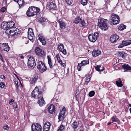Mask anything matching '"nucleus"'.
Masks as SVG:
<instances>
[{
  "mask_svg": "<svg viewBox=\"0 0 131 131\" xmlns=\"http://www.w3.org/2000/svg\"><path fill=\"white\" fill-rule=\"evenodd\" d=\"M80 131H83V130H82L81 129L80 130Z\"/></svg>",
  "mask_w": 131,
  "mask_h": 131,
  "instance_id": "64",
  "label": "nucleus"
},
{
  "mask_svg": "<svg viewBox=\"0 0 131 131\" xmlns=\"http://www.w3.org/2000/svg\"><path fill=\"white\" fill-rule=\"evenodd\" d=\"M64 129V126L62 125H61L59 127L57 131H63Z\"/></svg>",
  "mask_w": 131,
  "mask_h": 131,
  "instance_id": "40",
  "label": "nucleus"
},
{
  "mask_svg": "<svg viewBox=\"0 0 131 131\" xmlns=\"http://www.w3.org/2000/svg\"><path fill=\"white\" fill-rule=\"evenodd\" d=\"M1 28L4 29L6 30L8 29V23L7 22H3L2 23L1 25Z\"/></svg>",
  "mask_w": 131,
  "mask_h": 131,
  "instance_id": "23",
  "label": "nucleus"
},
{
  "mask_svg": "<svg viewBox=\"0 0 131 131\" xmlns=\"http://www.w3.org/2000/svg\"><path fill=\"white\" fill-rule=\"evenodd\" d=\"M9 49L10 47L8 43H0V50L1 51L8 52Z\"/></svg>",
  "mask_w": 131,
  "mask_h": 131,
  "instance_id": "8",
  "label": "nucleus"
},
{
  "mask_svg": "<svg viewBox=\"0 0 131 131\" xmlns=\"http://www.w3.org/2000/svg\"><path fill=\"white\" fill-rule=\"evenodd\" d=\"M48 111L50 113L52 114L53 113L55 112V107L52 104L50 105L48 107Z\"/></svg>",
  "mask_w": 131,
  "mask_h": 131,
  "instance_id": "22",
  "label": "nucleus"
},
{
  "mask_svg": "<svg viewBox=\"0 0 131 131\" xmlns=\"http://www.w3.org/2000/svg\"><path fill=\"white\" fill-rule=\"evenodd\" d=\"M46 19L43 17H40L38 21L40 23H43L46 21Z\"/></svg>",
  "mask_w": 131,
  "mask_h": 131,
  "instance_id": "37",
  "label": "nucleus"
},
{
  "mask_svg": "<svg viewBox=\"0 0 131 131\" xmlns=\"http://www.w3.org/2000/svg\"><path fill=\"white\" fill-rule=\"evenodd\" d=\"M31 131H42L41 125L37 123L33 124L31 126Z\"/></svg>",
  "mask_w": 131,
  "mask_h": 131,
  "instance_id": "7",
  "label": "nucleus"
},
{
  "mask_svg": "<svg viewBox=\"0 0 131 131\" xmlns=\"http://www.w3.org/2000/svg\"><path fill=\"white\" fill-rule=\"evenodd\" d=\"M40 9L36 7H30L27 11L26 14L28 17L32 16L39 14Z\"/></svg>",
  "mask_w": 131,
  "mask_h": 131,
  "instance_id": "1",
  "label": "nucleus"
},
{
  "mask_svg": "<svg viewBox=\"0 0 131 131\" xmlns=\"http://www.w3.org/2000/svg\"><path fill=\"white\" fill-rule=\"evenodd\" d=\"M118 55L119 57L124 59L126 58L127 54L124 52H121L118 53Z\"/></svg>",
  "mask_w": 131,
  "mask_h": 131,
  "instance_id": "25",
  "label": "nucleus"
},
{
  "mask_svg": "<svg viewBox=\"0 0 131 131\" xmlns=\"http://www.w3.org/2000/svg\"><path fill=\"white\" fill-rule=\"evenodd\" d=\"M88 0H81V3L83 6L86 5L88 3Z\"/></svg>",
  "mask_w": 131,
  "mask_h": 131,
  "instance_id": "39",
  "label": "nucleus"
},
{
  "mask_svg": "<svg viewBox=\"0 0 131 131\" xmlns=\"http://www.w3.org/2000/svg\"><path fill=\"white\" fill-rule=\"evenodd\" d=\"M118 39V36L116 34L112 35L110 38V41L112 43L116 41Z\"/></svg>",
  "mask_w": 131,
  "mask_h": 131,
  "instance_id": "18",
  "label": "nucleus"
},
{
  "mask_svg": "<svg viewBox=\"0 0 131 131\" xmlns=\"http://www.w3.org/2000/svg\"><path fill=\"white\" fill-rule=\"evenodd\" d=\"M15 75L16 76V77L17 78H18V77H17V76L16 75V74H15Z\"/></svg>",
  "mask_w": 131,
  "mask_h": 131,
  "instance_id": "62",
  "label": "nucleus"
},
{
  "mask_svg": "<svg viewBox=\"0 0 131 131\" xmlns=\"http://www.w3.org/2000/svg\"><path fill=\"white\" fill-rule=\"evenodd\" d=\"M126 26L123 24H122L118 27V29L119 30H123L126 28Z\"/></svg>",
  "mask_w": 131,
  "mask_h": 131,
  "instance_id": "36",
  "label": "nucleus"
},
{
  "mask_svg": "<svg viewBox=\"0 0 131 131\" xmlns=\"http://www.w3.org/2000/svg\"><path fill=\"white\" fill-rule=\"evenodd\" d=\"M35 61L34 57H30L28 60L27 66L29 69L33 68L36 66Z\"/></svg>",
  "mask_w": 131,
  "mask_h": 131,
  "instance_id": "6",
  "label": "nucleus"
},
{
  "mask_svg": "<svg viewBox=\"0 0 131 131\" xmlns=\"http://www.w3.org/2000/svg\"><path fill=\"white\" fill-rule=\"evenodd\" d=\"M49 129L48 128H43V131H49Z\"/></svg>",
  "mask_w": 131,
  "mask_h": 131,
  "instance_id": "52",
  "label": "nucleus"
},
{
  "mask_svg": "<svg viewBox=\"0 0 131 131\" xmlns=\"http://www.w3.org/2000/svg\"><path fill=\"white\" fill-rule=\"evenodd\" d=\"M129 107H131V104H129Z\"/></svg>",
  "mask_w": 131,
  "mask_h": 131,
  "instance_id": "61",
  "label": "nucleus"
},
{
  "mask_svg": "<svg viewBox=\"0 0 131 131\" xmlns=\"http://www.w3.org/2000/svg\"><path fill=\"white\" fill-rule=\"evenodd\" d=\"M0 78L2 79H4L5 78V77L4 75H2L1 76Z\"/></svg>",
  "mask_w": 131,
  "mask_h": 131,
  "instance_id": "55",
  "label": "nucleus"
},
{
  "mask_svg": "<svg viewBox=\"0 0 131 131\" xmlns=\"http://www.w3.org/2000/svg\"><path fill=\"white\" fill-rule=\"evenodd\" d=\"M14 100L13 99L10 100L9 101V104L10 105H12L13 103Z\"/></svg>",
  "mask_w": 131,
  "mask_h": 131,
  "instance_id": "50",
  "label": "nucleus"
},
{
  "mask_svg": "<svg viewBox=\"0 0 131 131\" xmlns=\"http://www.w3.org/2000/svg\"><path fill=\"white\" fill-rule=\"evenodd\" d=\"M20 58L21 59H23L24 58V57L23 56L21 55L20 56Z\"/></svg>",
  "mask_w": 131,
  "mask_h": 131,
  "instance_id": "56",
  "label": "nucleus"
},
{
  "mask_svg": "<svg viewBox=\"0 0 131 131\" xmlns=\"http://www.w3.org/2000/svg\"><path fill=\"white\" fill-rule=\"evenodd\" d=\"M31 96L35 99H39L42 96V93L40 91L38 87L36 86L31 93Z\"/></svg>",
  "mask_w": 131,
  "mask_h": 131,
  "instance_id": "4",
  "label": "nucleus"
},
{
  "mask_svg": "<svg viewBox=\"0 0 131 131\" xmlns=\"http://www.w3.org/2000/svg\"><path fill=\"white\" fill-rule=\"evenodd\" d=\"M19 30L17 28L15 27H13L10 29H9L5 31V33L7 34L10 35V33H13L14 32H15V31H19Z\"/></svg>",
  "mask_w": 131,
  "mask_h": 131,
  "instance_id": "14",
  "label": "nucleus"
},
{
  "mask_svg": "<svg viewBox=\"0 0 131 131\" xmlns=\"http://www.w3.org/2000/svg\"><path fill=\"white\" fill-rule=\"evenodd\" d=\"M14 82L16 85V88L17 89V91L18 88L19 86V85L18 83V80H15L14 81Z\"/></svg>",
  "mask_w": 131,
  "mask_h": 131,
  "instance_id": "45",
  "label": "nucleus"
},
{
  "mask_svg": "<svg viewBox=\"0 0 131 131\" xmlns=\"http://www.w3.org/2000/svg\"><path fill=\"white\" fill-rule=\"evenodd\" d=\"M108 21L107 20L104 19L103 18H100L98 20V26L101 27L102 29L105 30L107 29V23Z\"/></svg>",
  "mask_w": 131,
  "mask_h": 131,
  "instance_id": "2",
  "label": "nucleus"
},
{
  "mask_svg": "<svg viewBox=\"0 0 131 131\" xmlns=\"http://www.w3.org/2000/svg\"><path fill=\"white\" fill-rule=\"evenodd\" d=\"M116 82L117 85L118 87H121L123 85V84L122 83V81L120 79H119V80L116 81Z\"/></svg>",
  "mask_w": 131,
  "mask_h": 131,
  "instance_id": "31",
  "label": "nucleus"
},
{
  "mask_svg": "<svg viewBox=\"0 0 131 131\" xmlns=\"http://www.w3.org/2000/svg\"><path fill=\"white\" fill-rule=\"evenodd\" d=\"M112 120L113 122H116L117 123L119 124L120 123V121L118 118L116 116H114L112 118Z\"/></svg>",
  "mask_w": 131,
  "mask_h": 131,
  "instance_id": "28",
  "label": "nucleus"
},
{
  "mask_svg": "<svg viewBox=\"0 0 131 131\" xmlns=\"http://www.w3.org/2000/svg\"><path fill=\"white\" fill-rule=\"evenodd\" d=\"M15 75L16 76V77L17 78H18V77H17V76L16 75V74H15Z\"/></svg>",
  "mask_w": 131,
  "mask_h": 131,
  "instance_id": "63",
  "label": "nucleus"
},
{
  "mask_svg": "<svg viewBox=\"0 0 131 131\" xmlns=\"http://www.w3.org/2000/svg\"><path fill=\"white\" fill-rule=\"evenodd\" d=\"M66 1L67 4L69 5L71 4L73 2V0H66Z\"/></svg>",
  "mask_w": 131,
  "mask_h": 131,
  "instance_id": "42",
  "label": "nucleus"
},
{
  "mask_svg": "<svg viewBox=\"0 0 131 131\" xmlns=\"http://www.w3.org/2000/svg\"><path fill=\"white\" fill-rule=\"evenodd\" d=\"M129 110L130 111V113H131V108H130L129 109Z\"/></svg>",
  "mask_w": 131,
  "mask_h": 131,
  "instance_id": "59",
  "label": "nucleus"
},
{
  "mask_svg": "<svg viewBox=\"0 0 131 131\" xmlns=\"http://www.w3.org/2000/svg\"><path fill=\"white\" fill-rule=\"evenodd\" d=\"M119 18L118 15L114 14H111L110 19V23L111 25H116L119 23Z\"/></svg>",
  "mask_w": 131,
  "mask_h": 131,
  "instance_id": "3",
  "label": "nucleus"
},
{
  "mask_svg": "<svg viewBox=\"0 0 131 131\" xmlns=\"http://www.w3.org/2000/svg\"><path fill=\"white\" fill-rule=\"evenodd\" d=\"M19 33L20 31H19V30L17 31H15V32H14L12 34V33H11L10 35L11 36H14L15 35H17L18 34H19Z\"/></svg>",
  "mask_w": 131,
  "mask_h": 131,
  "instance_id": "44",
  "label": "nucleus"
},
{
  "mask_svg": "<svg viewBox=\"0 0 131 131\" xmlns=\"http://www.w3.org/2000/svg\"><path fill=\"white\" fill-rule=\"evenodd\" d=\"M58 61V62L59 63H60V64L62 63V61L60 59V58L58 59H57Z\"/></svg>",
  "mask_w": 131,
  "mask_h": 131,
  "instance_id": "54",
  "label": "nucleus"
},
{
  "mask_svg": "<svg viewBox=\"0 0 131 131\" xmlns=\"http://www.w3.org/2000/svg\"><path fill=\"white\" fill-rule=\"evenodd\" d=\"M1 10L2 12H4L6 8L4 7H3L1 9Z\"/></svg>",
  "mask_w": 131,
  "mask_h": 131,
  "instance_id": "49",
  "label": "nucleus"
},
{
  "mask_svg": "<svg viewBox=\"0 0 131 131\" xmlns=\"http://www.w3.org/2000/svg\"><path fill=\"white\" fill-rule=\"evenodd\" d=\"M58 48L59 50L63 54H66V49H64L63 45L60 44L58 45Z\"/></svg>",
  "mask_w": 131,
  "mask_h": 131,
  "instance_id": "20",
  "label": "nucleus"
},
{
  "mask_svg": "<svg viewBox=\"0 0 131 131\" xmlns=\"http://www.w3.org/2000/svg\"><path fill=\"white\" fill-rule=\"evenodd\" d=\"M101 53V51L100 50H94L92 52V54L93 56L94 57H96L99 56Z\"/></svg>",
  "mask_w": 131,
  "mask_h": 131,
  "instance_id": "26",
  "label": "nucleus"
},
{
  "mask_svg": "<svg viewBox=\"0 0 131 131\" xmlns=\"http://www.w3.org/2000/svg\"><path fill=\"white\" fill-rule=\"evenodd\" d=\"M0 59L2 61L3 63L4 62V59L1 54H0Z\"/></svg>",
  "mask_w": 131,
  "mask_h": 131,
  "instance_id": "51",
  "label": "nucleus"
},
{
  "mask_svg": "<svg viewBox=\"0 0 131 131\" xmlns=\"http://www.w3.org/2000/svg\"><path fill=\"white\" fill-rule=\"evenodd\" d=\"M65 111L64 110V111H60L59 115L58 116V118L59 121H61L63 120L65 116Z\"/></svg>",
  "mask_w": 131,
  "mask_h": 131,
  "instance_id": "19",
  "label": "nucleus"
},
{
  "mask_svg": "<svg viewBox=\"0 0 131 131\" xmlns=\"http://www.w3.org/2000/svg\"><path fill=\"white\" fill-rule=\"evenodd\" d=\"M122 67L124 69V71L130 70L131 69V67L128 66V64L123 65L122 66Z\"/></svg>",
  "mask_w": 131,
  "mask_h": 131,
  "instance_id": "27",
  "label": "nucleus"
},
{
  "mask_svg": "<svg viewBox=\"0 0 131 131\" xmlns=\"http://www.w3.org/2000/svg\"><path fill=\"white\" fill-rule=\"evenodd\" d=\"M38 78V74H35L33 77L30 79V83L31 84H35L36 83Z\"/></svg>",
  "mask_w": 131,
  "mask_h": 131,
  "instance_id": "15",
  "label": "nucleus"
},
{
  "mask_svg": "<svg viewBox=\"0 0 131 131\" xmlns=\"http://www.w3.org/2000/svg\"><path fill=\"white\" fill-rule=\"evenodd\" d=\"M5 86V84L4 83L2 82H1L0 83V87L1 88H3Z\"/></svg>",
  "mask_w": 131,
  "mask_h": 131,
  "instance_id": "47",
  "label": "nucleus"
},
{
  "mask_svg": "<svg viewBox=\"0 0 131 131\" xmlns=\"http://www.w3.org/2000/svg\"><path fill=\"white\" fill-rule=\"evenodd\" d=\"M56 57L57 58V60L60 58V57L59 54H56Z\"/></svg>",
  "mask_w": 131,
  "mask_h": 131,
  "instance_id": "53",
  "label": "nucleus"
},
{
  "mask_svg": "<svg viewBox=\"0 0 131 131\" xmlns=\"http://www.w3.org/2000/svg\"><path fill=\"white\" fill-rule=\"evenodd\" d=\"M61 64V65L62 66H63V67H64V63H62Z\"/></svg>",
  "mask_w": 131,
  "mask_h": 131,
  "instance_id": "58",
  "label": "nucleus"
},
{
  "mask_svg": "<svg viewBox=\"0 0 131 131\" xmlns=\"http://www.w3.org/2000/svg\"><path fill=\"white\" fill-rule=\"evenodd\" d=\"M35 52L36 54L40 57H42L45 54L43 51L39 47H37L35 48Z\"/></svg>",
  "mask_w": 131,
  "mask_h": 131,
  "instance_id": "11",
  "label": "nucleus"
},
{
  "mask_svg": "<svg viewBox=\"0 0 131 131\" xmlns=\"http://www.w3.org/2000/svg\"><path fill=\"white\" fill-rule=\"evenodd\" d=\"M95 93V92L93 91H91L89 93V95L90 97H92L94 95Z\"/></svg>",
  "mask_w": 131,
  "mask_h": 131,
  "instance_id": "41",
  "label": "nucleus"
},
{
  "mask_svg": "<svg viewBox=\"0 0 131 131\" xmlns=\"http://www.w3.org/2000/svg\"><path fill=\"white\" fill-rule=\"evenodd\" d=\"M24 1L23 0H18L17 1V3L19 4L20 7L23 6L24 4Z\"/></svg>",
  "mask_w": 131,
  "mask_h": 131,
  "instance_id": "33",
  "label": "nucleus"
},
{
  "mask_svg": "<svg viewBox=\"0 0 131 131\" xmlns=\"http://www.w3.org/2000/svg\"><path fill=\"white\" fill-rule=\"evenodd\" d=\"M90 78L89 77H88L85 78V82L86 84H88V82L90 81Z\"/></svg>",
  "mask_w": 131,
  "mask_h": 131,
  "instance_id": "43",
  "label": "nucleus"
},
{
  "mask_svg": "<svg viewBox=\"0 0 131 131\" xmlns=\"http://www.w3.org/2000/svg\"><path fill=\"white\" fill-rule=\"evenodd\" d=\"M3 68L5 70L6 69V68L5 67H3Z\"/></svg>",
  "mask_w": 131,
  "mask_h": 131,
  "instance_id": "60",
  "label": "nucleus"
},
{
  "mask_svg": "<svg viewBox=\"0 0 131 131\" xmlns=\"http://www.w3.org/2000/svg\"><path fill=\"white\" fill-rule=\"evenodd\" d=\"M8 29H10L11 28L14 27L15 25L14 23L12 21L8 22Z\"/></svg>",
  "mask_w": 131,
  "mask_h": 131,
  "instance_id": "32",
  "label": "nucleus"
},
{
  "mask_svg": "<svg viewBox=\"0 0 131 131\" xmlns=\"http://www.w3.org/2000/svg\"><path fill=\"white\" fill-rule=\"evenodd\" d=\"M38 39L42 43L43 45H45L46 43L44 37L41 35L39 34L38 36Z\"/></svg>",
  "mask_w": 131,
  "mask_h": 131,
  "instance_id": "21",
  "label": "nucleus"
},
{
  "mask_svg": "<svg viewBox=\"0 0 131 131\" xmlns=\"http://www.w3.org/2000/svg\"><path fill=\"white\" fill-rule=\"evenodd\" d=\"M122 43V46H121V47L130 45L131 43V40H127L125 41H123Z\"/></svg>",
  "mask_w": 131,
  "mask_h": 131,
  "instance_id": "24",
  "label": "nucleus"
},
{
  "mask_svg": "<svg viewBox=\"0 0 131 131\" xmlns=\"http://www.w3.org/2000/svg\"><path fill=\"white\" fill-rule=\"evenodd\" d=\"M82 20V19L80 17H77L75 18L74 23L76 24H77L78 23H81V22Z\"/></svg>",
  "mask_w": 131,
  "mask_h": 131,
  "instance_id": "30",
  "label": "nucleus"
},
{
  "mask_svg": "<svg viewBox=\"0 0 131 131\" xmlns=\"http://www.w3.org/2000/svg\"><path fill=\"white\" fill-rule=\"evenodd\" d=\"M100 68H101V66L97 65L96 67H95V68L97 71H103L104 70V69L103 68L100 69Z\"/></svg>",
  "mask_w": 131,
  "mask_h": 131,
  "instance_id": "38",
  "label": "nucleus"
},
{
  "mask_svg": "<svg viewBox=\"0 0 131 131\" xmlns=\"http://www.w3.org/2000/svg\"><path fill=\"white\" fill-rule=\"evenodd\" d=\"M98 36L99 34L97 32H95L93 34L89 35L88 36V38L90 41L93 42L97 40Z\"/></svg>",
  "mask_w": 131,
  "mask_h": 131,
  "instance_id": "10",
  "label": "nucleus"
},
{
  "mask_svg": "<svg viewBox=\"0 0 131 131\" xmlns=\"http://www.w3.org/2000/svg\"><path fill=\"white\" fill-rule=\"evenodd\" d=\"M37 68L41 73L45 71L47 69V68L44 63L41 61L38 62Z\"/></svg>",
  "mask_w": 131,
  "mask_h": 131,
  "instance_id": "5",
  "label": "nucleus"
},
{
  "mask_svg": "<svg viewBox=\"0 0 131 131\" xmlns=\"http://www.w3.org/2000/svg\"><path fill=\"white\" fill-rule=\"evenodd\" d=\"M47 7L51 12H52L53 10H56L57 8L55 3L51 2V1L48 3Z\"/></svg>",
  "mask_w": 131,
  "mask_h": 131,
  "instance_id": "9",
  "label": "nucleus"
},
{
  "mask_svg": "<svg viewBox=\"0 0 131 131\" xmlns=\"http://www.w3.org/2000/svg\"><path fill=\"white\" fill-rule=\"evenodd\" d=\"M58 23L61 29H63L65 28L66 26V23L62 19H59L58 20Z\"/></svg>",
  "mask_w": 131,
  "mask_h": 131,
  "instance_id": "17",
  "label": "nucleus"
},
{
  "mask_svg": "<svg viewBox=\"0 0 131 131\" xmlns=\"http://www.w3.org/2000/svg\"><path fill=\"white\" fill-rule=\"evenodd\" d=\"M28 39L31 41H34V34L32 29H29L28 32Z\"/></svg>",
  "mask_w": 131,
  "mask_h": 131,
  "instance_id": "13",
  "label": "nucleus"
},
{
  "mask_svg": "<svg viewBox=\"0 0 131 131\" xmlns=\"http://www.w3.org/2000/svg\"><path fill=\"white\" fill-rule=\"evenodd\" d=\"M89 63V61L88 60H83L81 61L80 63H79L77 67V69L78 71H79L81 70V67L85 66L87 64H88Z\"/></svg>",
  "mask_w": 131,
  "mask_h": 131,
  "instance_id": "12",
  "label": "nucleus"
},
{
  "mask_svg": "<svg viewBox=\"0 0 131 131\" xmlns=\"http://www.w3.org/2000/svg\"><path fill=\"white\" fill-rule=\"evenodd\" d=\"M39 99H37L38 100L37 102L38 103L40 106H42L45 104V102L44 101L42 96L40 97Z\"/></svg>",
  "mask_w": 131,
  "mask_h": 131,
  "instance_id": "16",
  "label": "nucleus"
},
{
  "mask_svg": "<svg viewBox=\"0 0 131 131\" xmlns=\"http://www.w3.org/2000/svg\"><path fill=\"white\" fill-rule=\"evenodd\" d=\"M50 125V123L49 122H47L45 123L43 128L49 129Z\"/></svg>",
  "mask_w": 131,
  "mask_h": 131,
  "instance_id": "35",
  "label": "nucleus"
},
{
  "mask_svg": "<svg viewBox=\"0 0 131 131\" xmlns=\"http://www.w3.org/2000/svg\"><path fill=\"white\" fill-rule=\"evenodd\" d=\"M3 128L5 130H7L8 129L9 127L8 125H5L3 127Z\"/></svg>",
  "mask_w": 131,
  "mask_h": 131,
  "instance_id": "48",
  "label": "nucleus"
},
{
  "mask_svg": "<svg viewBox=\"0 0 131 131\" xmlns=\"http://www.w3.org/2000/svg\"><path fill=\"white\" fill-rule=\"evenodd\" d=\"M112 123V122H109L108 123H107V125H110L111 123Z\"/></svg>",
  "mask_w": 131,
  "mask_h": 131,
  "instance_id": "57",
  "label": "nucleus"
},
{
  "mask_svg": "<svg viewBox=\"0 0 131 131\" xmlns=\"http://www.w3.org/2000/svg\"><path fill=\"white\" fill-rule=\"evenodd\" d=\"M81 22V23L82 26H86L87 25V23H85L84 20H82Z\"/></svg>",
  "mask_w": 131,
  "mask_h": 131,
  "instance_id": "46",
  "label": "nucleus"
},
{
  "mask_svg": "<svg viewBox=\"0 0 131 131\" xmlns=\"http://www.w3.org/2000/svg\"><path fill=\"white\" fill-rule=\"evenodd\" d=\"M72 126L74 130L77 129L78 127V124L76 121H75L72 123Z\"/></svg>",
  "mask_w": 131,
  "mask_h": 131,
  "instance_id": "34",
  "label": "nucleus"
},
{
  "mask_svg": "<svg viewBox=\"0 0 131 131\" xmlns=\"http://www.w3.org/2000/svg\"><path fill=\"white\" fill-rule=\"evenodd\" d=\"M47 58L48 60V63L49 66L50 67V68H52L53 67V66L51 59L48 56H47Z\"/></svg>",
  "mask_w": 131,
  "mask_h": 131,
  "instance_id": "29",
  "label": "nucleus"
}]
</instances>
